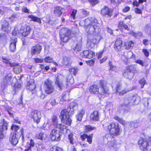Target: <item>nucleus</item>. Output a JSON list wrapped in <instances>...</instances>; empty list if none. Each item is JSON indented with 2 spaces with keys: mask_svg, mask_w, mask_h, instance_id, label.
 Wrapping results in <instances>:
<instances>
[{
  "mask_svg": "<svg viewBox=\"0 0 151 151\" xmlns=\"http://www.w3.org/2000/svg\"><path fill=\"white\" fill-rule=\"evenodd\" d=\"M62 134V133L60 130L55 129L51 131L50 136L52 140L58 141L60 139V137Z\"/></svg>",
  "mask_w": 151,
  "mask_h": 151,
  "instance_id": "10",
  "label": "nucleus"
},
{
  "mask_svg": "<svg viewBox=\"0 0 151 151\" xmlns=\"http://www.w3.org/2000/svg\"><path fill=\"white\" fill-rule=\"evenodd\" d=\"M127 125L128 126V127L130 129L132 128H137L140 125V124L138 121H135L134 122H131L130 123H128L127 124Z\"/></svg>",
  "mask_w": 151,
  "mask_h": 151,
  "instance_id": "30",
  "label": "nucleus"
},
{
  "mask_svg": "<svg viewBox=\"0 0 151 151\" xmlns=\"http://www.w3.org/2000/svg\"><path fill=\"white\" fill-rule=\"evenodd\" d=\"M8 123L4 119H3L0 123V131L4 132L7 129Z\"/></svg>",
  "mask_w": 151,
  "mask_h": 151,
  "instance_id": "23",
  "label": "nucleus"
},
{
  "mask_svg": "<svg viewBox=\"0 0 151 151\" xmlns=\"http://www.w3.org/2000/svg\"><path fill=\"white\" fill-rule=\"evenodd\" d=\"M19 136H18L16 133L12 134L10 137L9 141L11 144L16 145L18 142Z\"/></svg>",
  "mask_w": 151,
  "mask_h": 151,
  "instance_id": "19",
  "label": "nucleus"
},
{
  "mask_svg": "<svg viewBox=\"0 0 151 151\" xmlns=\"http://www.w3.org/2000/svg\"><path fill=\"white\" fill-rule=\"evenodd\" d=\"M112 124H111L109 125L108 126V129L109 130L110 134L111 136L108 137L107 139L108 141V145L110 146H113V128L112 127Z\"/></svg>",
  "mask_w": 151,
  "mask_h": 151,
  "instance_id": "13",
  "label": "nucleus"
},
{
  "mask_svg": "<svg viewBox=\"0 0 151 151\" xmlns=\"http://www.w3.org/2000/svg\"><path fill=\"white\" fill-rule=\"evenodd\" d=\"M92 20L93 18H91L90 19L87 18L85 20V30L88 34L98 35L100 31V29L99 26L92 22L91 21ZM99 40L100 36L97 35L94 36L92 39H89L88 44L90 48H93Z\"/></svg>",
  "mask_w": 151,
  "mask_h": 151,
  "instance_id": "1",
  "label": "nucleus"
},
{
  "mask_svg": "<svg viewBox=\"0 0 151 151\" xmlns=\"http://www.w3.org/2000/svg\"><path fill=\"white\" fill-rule=\"evenodd\" d=\"M101 13L103 16L106 18L111 17L113 14L112 10L106 6H104L102 9Z\"/></svg>",
  "mask_w": 151,
  "mask_h": 151,
  "instance_id": "12",
  "label": "nucleus"
},
{
  "mask_svg": "<svg viewBox=\"0 0 151 151\" xmlns=\"http://www.w3.org/2000/svg\"><path fill=\"white\" fill-rule=\"evenodd\" d=\"M139 83L141 85V88H142L145 84L146 83L145 79L143 78L140 80L139 81Z\"/></svg>",
  "mask_w": 151,
  "mask_h": 151,
  "instance_id": "52",
  "label": "nucleus"
},
{
  "mask_svg": "<svg viewBox=\"0 0 151 151\" xmlns=\"http://www.w3.org/2000/svg\"><path fill=\"white\" fill-rule=\"evenodd\" d=\"M50 124L49 123H44L43 126V128L45 129L49 130L50 129Z\"/></svg>",
  "mask_w": 151,
  "mask_h": 151,
  "instance_id": "54",
  "label": "nucleus"
},
{
  "mask_svg": "<svg viewBox=\"0 0 151 151\" xmlns=\"http://www.w3.org/2000/svg\"><path fill=\"white\" fill-rule=\"evenodd\" d=\"M114 119L118 121L119 123L122 124L125 123V121L123 120L122 118L117 116H115L114 117Z\"/></svg>",
  "mask_w": 151,
  "mask_h": 151,
  "instance_id": "44",
  "label": "nucleus"
},
{
  "mask_svg": "<svg viewBox=\"0 0 151 151\" xmlns=\"http://www.w3.org/2000/svg\"><path fill=\"white\" fill-rule=\"evenodd\" d=\"M69 79V81L67 79L65 78L61 74H59L56 77L55 84L56 86L61 89L67 87L70 84H72L74 83L73 78L70 76Z\"/></svg>",
  "mask_w": 151,
  "mask_h": 151,
  "instance_id": "2",
  "label": "nucleus"
},
{
  "mask_svg": "<svg viewBox=\"0 0 151 151\" xmlns=\"http://www.w3.org/2000/svg\"><path fill=\"white\" fill-rule=\"evenodd\" d=\"M34 61L36 63H42L43 61V59L42 58L40 59L39 58H35L34 59Z\"/></svg>",
  "mask_w": 151,
  "mask_h": 151,
  "instance_id": "57",
  "label": "nucleus"
},
{
  "mask_svg": "<svg viewBox=\"0 0 151 151\" xmlns=\"http://www.w3.org/2000/svg\"><path fill=\"white\" fill-rule=\"evenodd\" d=\"M12 66L13 67V70L14 73L18 74L22 71V68L21 66L18 64L14 63Z\"/></svg>",
  "mask_w": 151,
  "mask_h": 151,
  "instance_id": "27",
  "label": "nucleus"
},
{
  "mask_svg": "<svg viewBox=\"0 0 151 151\" xmlns=\"http://www.w3.org/2000/svg\"><path fill=\"white\" fill-rule=\"evenodd\" d=\"M46 134L43 132H40L38 135L36 136L37 138L40 139L42 140L46 137Z\"/></svg>",
  "mask_w": 151,
  "mask_h": 151,
  "instance_id": "42",
  "label": "nucleus"
},
{
  "mask_svg": "<svg viewBox=\"0 0 151 151\" xmlns=\"http://www.w3.org/2000/svg\"><path fill=\"white\" fill-rule=\"evenodd\" d=\"M44 61L46 63H50L52 62L53 59L50 56L46 57L44 59Z\"/></svg>",
  "mask_w": 151,
  "mask_h": 151,
  "instance_id": "48",
  "label": "nucleus"
},
{
  "mask_svg": "<svg viewBox=\"0 0 151 151\" xmlns=\"http://www.w3.org/2000/svg\"><path fill=\"white\" fill-rule=\"evenodd\" d=\"M73 136V134L72 133H70L68 136V138L70 141V142L72 145H73L75 143Z\"/></svg>",
  "mask_w": 151,
  "mask_h": 151,
  "instance_id": "40",
  "label": "nucleus"
},
{
  "mask_svg": "<svg viewBox=\"0 0 151 151\" xmlns=\"http://www.w3.org/2000/svg\"><path fill=\"white\" fill-rule=\"evenodd\" d=\"M19 129V126L16 125H13L11 127V129L12 130H14L15 131H17Z\"/></svg>",
  "mask_w": 151,
  "mask_h": 151,
  "instance_id": "51",
  "label": "nucleus"
},
{
  "mask_svg": "<svg viewBox=\"0 0 151 151\" xmlns=\"http://www.w3.org/2000/svg\"><path fill=\"white\" fill-rule=\"evenodd\" d=\"M1 29L7 33L11 30V27L9 26V22L6 20L3 21L1 24Z\"/></svg>",
  "mask_w": 151,
  "mask_h": 151,
  "instance_id": "18",
  "label": "nucleus"
},
{
  "mask_svg": "<svg viewBox=\"0 0 151 151\" xmlns=\"http://www.w3.org/2000/svg\"><path fill=\"white\" fill-rule=\"evenodd\" d=\"M70 63V60L69 58L66 57H65L63 58V64L65 65H69Z\"/></svg>",
  "mask_w": 151,
  "mask_h": 151,
  "instance_id": "47",
  "label": "nucleus"
},
{
  "mask_svg": "<svg viewBox=\"0 0 151 151\" xmlns=\"http://www.w3.org/2000/svg\"><path fill=\"white\" fill-rule=\"evenodd\" d=\"M99 114L98 111H95L90 116L91 119L94 121L99 120Z\"/></svg>",
  "mask_w": 151,
  "mask_h": 151,
  "instance_id": "24",
  "label": "nucleus"
},
{
  "mask_svg": "<svg viewBox=\"0 0 151 151\" xmlns=\"http://www.w3.org/2000/svg\"><path fill=\"white\" fill-rule=\"evenodd\" d=\"M135 62L136 63L139 64L142 66L144 65V62L143 61L140 60H136Z\"/></svg>",
  "mask_w": 151,
  "mask_h": 151,
  "instance_id": "59",
  "label": "nucleus"
},
{
  "mask_svg": "<svg viewBox=\"0 0 151 151\" xmlns=\"http://www.w3.org/2000/svg\"><path fill=\"white\" fill-rule=\"evenodd\" d=\"M131 90H128L127 89H124V90H122V91H121L119 93V95L120 96H122L124 94H125L126 93L130 91H131Z\"/></svg>",
  "mask_w": 151,
  "mask_h": 151,
  "instance_id": "53",
  "label": "nucleus"
},
{
  "mask_svg": "<svg viewBox=\"0 0 151 151\" xmlns=\"http://www.w3.org/2000/svg\"><path fill=\"white\" fill-rule=\"evenodd\" d=\"M6 34L4 33H2L0 35V39L1 40L6 39Z\"/></svg>",
  "mask_w": 151,
  "mask_h": 151,
  "instance_id": "63",
  "label": "nucleus"
},
{
  "mask_svg": "<svg viewBox=\"0 0 151 151\" xmlns=\"http://www.w3.org/2000/svg\"><path fill=\"white\" fill-rule=\"evenodd\" d=\"M96 127H92L90 125H86L85 126L84 129L86 131H91L93 129H96Z\"/></svg>",
  "mask_w": 151,
  "mask_h": 151,
  "instance_id": "45",
  "label": "nucleus"
},
{
  "mask_svg": "<svg viewBox=\"0 0 151 151\" xmlns=\"http://www.w3.org/2000/svg\"><path fill=\"white\" fill-rule=\"evenodd\" d=\"M118 27L120 29H121V28H124L128 30H129L128 26L126 24L123 23L122 22H120L119 23Z\"/></svg>",
  "mask_w": 151,
  "mask_h": 151,
  "instance_id": "37",
  "label": "nucleus"
},
{
  "mask_svg": "<svg viewBox=\"0 0 151 151\" xmlns=\"http://www.w3.org/2000/svg\"><path fill=\"white\" fill-rule=\"evenodd\" d=\"M69 71L72 74L76 75L78 71V69L77 68L74 67L69 69Z\"/></svg>",
  "mask_w": 151,
  "mask_h": 151,
  "instance_id": "43",
  "label": "nucleus"
},
{
  "mask_svg": "<svg viewBox=\"0 0 151 151\" xmlns=\"http://www.w3.org/2000/svg\"><path fill=\"white\" fill-rule=\"evenodd\" d=\"M100 88H98L97 85H94L91 86L89 88V91L92 93H95L96 92H99L102 95H105L108 93V89L106 86V83L105 81L101 80L100 81Z\"/></svg>",
  "mask_w": 151,
  "mask_h": 151,
  "instance_id": "3",
  "label": "nucleus"
},
{
  "mask_svg": "<svg viewBox=\"0 0 151 151\" xmlns=\"http://www.w3.org/2000/svg\"><path fill=\"white\" fill-rule=\"evenodd\" d=\"M77 12V10H73L70 15V17L72 18L73 19H75Z\"/></svg>",
  "mask_w": 151,
  "mask_h": 151,
  "instance_id": "55",
  "label": "nucleus"
},
{
  "mask_svg": "<svg viewBox=\"0 0 151 151\" xmlns=\"http://www.w3.org/2000/svg\"><path fill=\"white\" fill-rule=\"evenodd\" d=\"M133 99L134 102V103L132 104L133 105L136 104L139 102V96H137L136 99H134V97Z\"/></svg>",
  "mask_w": 151,
  "mask_h": 151,
  "instance_id": "58",
  "label": "nucleus"
},
{
  "mask_svg": "<svg viewBox=\"0 0 151 151\" xmlns=\"http://www.w3.org/2000/svg\"><path fill=\"white\" fill-rule=\"evenodd\" d=\"M19 14L18 13L13 14L10 17L9 19L11 20V22H13L15 21V19L19 17Z\"/></svg>",
  "mask_w": 151,
  "mask_h": 151,
  "instance_id": "36",
  "label": "nucleus"
},
{
  "mask_svg": "<svg viewBox=\"0 0 151 151\" xmlns=\"http://www.w3.org/2000/svg\"><path fill=\"white\" fill-rule=\"evenodd\" d=\"M95 60V59H93L88 61H86V63L88 65L92 66L94 65Z\"/></svg>",
  "mask_w": 151,
  "mask_h": 151,
  "instance_id": "46",
  "label": "nucleus"
},
{
  "mask_svg": "<svg viewBox=\"0 0 151 151\" xmlns=\"http://www.w3.org/2000/svg\"><path fill=\"white\" fill-rule=\"evenodd\" d=\"M1 59L2 60V61L5 63L7 66L12 67L13 65V63H11V59L3 56L1 57Z\"/></svg>",
  "mask_w": 151,
  "mask_h": 151,
  "instance_id": "29",
  "label": "nucleus"
},
{
  "mask_svg": "<svg viewBox=\"0 0 151 151\" xmlns=\"http://www.w3.org/2000/svg\"><path fill=\"white\" fill-rule=\"evenodd\" d=\"M150 139L149 140L147 139H142L141 138L138 141V145L141 149L142 150H146L150 143Z\"/></svg>",
  "mask_w": 151,
  "mask_h": 151,
  "instance_id": "11",
  "label": "nucleus"
},
{
  "mask_svg": "<svg viewBox=\"0 0 151 151\" xmlns=\"http://www.w3.org/2000/svg\"><path fill=\"white\" fill-rule=\"evenodd\" d=\"M62 9L60 7H57L54 11V13L56 15L60 16L62 13Z\"/></svg>",
  "mask_w": 151,
  "mask_h": 151,
  "instance_id": "33",
  "label": "nucleus"
},
{
  "mask_svg": "<svg viewBox=\"0 0 151 151\" xmlns=\"http://www.w3.org/2000/svg\"><path fill=\"white\" fill-rule=\"evenodd\" d=\"M144 104L145 106L147 107L149 104H151V99L147 98H144L143 99Z\"/></svg>",
  "mask_w": 151,
  "mask_h": 151,
  "instance_id": "39",
  "label": "nucleus"
},
{
  "mask_svg": "<svg viewBox=\"0 0 151 151\" xmlns=\"http://www.w3.org/2000/svg\"><path fill=\"white\" fill-rule=\"evenodd\" d=\"M125 58V59L123 60L125 61H127L129 59H131L133 60V61H135L136 60L135 55L134 54L133 52L131 51L129 52L128 53V56L126 57L125 56L123 55L122 57V59L123 60V58Z\"/></svg>",
  "mask_w": 151,
  "mask_h": 151,
  "instance_id": "21",
  "label": "nucleus"
},
{
  "mask_svg": "<svg viewBox=\"0 0 151 151\" xmlns=\"http://www.w3.org/2000/svg\"><path fill=\"white\" fill-rule=\"evenodd\" d=\"M144 55L146 57H148L149 55V52L148 50L146 49H143L142 50Z\"/></svg>",
  "mask_w": 151,
  "mask_h": 151,
  "instance_id": "56",
  "label": "nucleus"
},
{
  "mask_svg": "<svg viewBox=\"0 0 151 151\" xmlns=\"http://www.w3.org/2000/svg\"><path fill=\"white\" fill-rule=\"evenodd\" d=\"M78 107L77 103L72 102L70 104L69 107L68 108L66 111L69 115L72 114L74 113V111L77 109Z\"/></svg>",
  "mask_w": 151,
  "mask_h": 151,
  "instance_id": "15",
  "label": "nucleus"
},
{
  "mask_svg": "<svg viewBox=\"0 0 151 151\" xmlns=\"http://www.w3.org/2000/svg\"><path fill=\"white\" fill-rule=\"evenodd\" d=\"M44 89L47 94H50L53 92L54 87L52 85L51 81L47 80L45 81Z\"/></svg>",
  "mask_w": 151,
  "mask_h": 151,
  "instance_id": "8",
  "label": "nucleus"
},
{
  "mask_svg": "<svg viewBox=\"0 0 151 151\" xmlns=\"http://www.w3.org/2000/svg\"><path fill=\"white\" fill-rule=\"evenodd\" d=\"M12 78V74L11 73H9L6 75L1 83V87L2 91H4L8 85L13 83V81H11Z\"/></svg>",
  "mask_w": 151,
  "mask_h": 151,
  "instance_id": "6",
  "label": "nucleus"
},
{
  "mask_svg": "<svg viewBox=\"0 0 151 151\" xmlns=\"http://www.w3.org/2000/svg\"><path fill=\"white\" fill-rule=\"evenodd\" d=\"M129 34L136 38L140 37L142 35V33L140 32H138L136 33L134 32L133 31H131Z\"/></svg>",
  "mask_w": 151,
  "mask_h": 151,
  "instance_id": "35",
  "label": "nucleus"
},
{
  "mask_svg": "<svg viewBox=\"0 0 151 151\" xmlns=\"http://www.w3.org/2000/svg\"><path fill=\"white\" fill-rule=\"evenodd\" d=\"M35 85L34 82L32 83L29 82L27 83L26 86L27 89L28 91L31 92L32 93H33L35 92Z\"/></svg>",
  "mask_w": 151,
  "mask_h": 151,
  "instance_id": "25",
  "label": "nucleus"
},
{
  "mask_svg": "<svg viewBox=\"0 0 151 151\" xmlns=\"http://www.w3.org/2000/svg\"><path fill=\"white\" fill-rule=\"evenodd\" d=\"M58 118L56 116H54L52 119V122L54 126L57 128L60 129V130L66 131L67 132H70L69 129H66V127L61 124H58Z\"/></svg>",
  "mask_w": 151,
  "mask_h": 151,
  "instance_id": "7",
  "label": "nucleus"
},
{
  "mask_svg": "<svg viewBox=\"0 0 151 151\" xmlns=\"http://www.w3.org/2000/svg\"><path fill=\"white\" fill-rule=\"evenodd\" d=\"M68 150L70 151H77L74 145L69 146L68 148Z\"/></svg>",
  "mask_w": 151,
  "mask_h": 151,
  "instance_id": "62",
  "label": "nucleus"
},
{
  "mask_svg": "<svg viewBox=\"0 0 151 151\" xmlns=\"http://www.w3.org/2000/svg\"><path fill=\"white\" fill-rule=\"evenodd\" d=\"M122 132V130L120 129L118 125L116 127L115 126V132L114 133V135H119Z\"/></svg>",
  "mask_w": 151,
  "mask_h": 151,
  "instance_id": "41",
  "label": "nucleus"
},
{
  "mask_svg": "<svg viewBox=\"0 0 151 151\" xmlns=\"http://www.w3.org/2000/svg\"><path fill=\"white\" fill-rule=\"evenodd\" d=\"M125 73V70L124 72L123 73V76L126 78H128L129 79H131L134 76V73H133V72H130L129 71H128L127 73V76H126L124 74Z\"/></svg>",
  "mask_w": 151,
  "mask_h": 151,
  "instance_id": "38",
  "label": "nucleus"
},
{
  "mask_svg": "<svg viewBox=\"0 0 151 151\" xmlns=\"http://www.w3.org/2000/svg\"><path fill=\"white\" fill-rule=\"evenodd\" d=\"M134 42L131 41L128 42H125L124 43V49L129 50L134 47Z\"/></svg>",
  "mask_w": 151,
  "mask_h": 151,
  "instance_id": "28",
  "label": "nucleus"
},
{
  "mask_svg": "<svg viewBox=\"0 0 151 151\" xmlns=\"http://www.w3.org/2000/svg\"><path fill=\"white\" fill-rule=\"evenodd\" d=\"M31 29L29 26L22 27L20 29L21 34L24 37L27 36L30 33Z\"/></svg>",
  "mask_w": 151,
  "mask_h": 151,
  "instance_id": "17",
  "label": "nucleus"
},
{
  "mask_svg": "<svg viewBox=\"0 0 151 151\" xmlns=\"http://www.w3.org/2000/svg\"><path fill=\"white\" fill-rule=\"evenodd\" d=\"M69 116L66 109H65L61 111L60 117L62 123L67 125L70 126L71 122V120Z\"/></svg>",
  "mask_w": 151,
  "mask_h": 151,
  "instance_id": "5",
  "label": "nucleus"
},
{
  "mask_svg": "<svg viewBox=\"0 0 151 151\" xmlns=\"http://www.w3.org/2000/svg\"><path fill=\"white\" fill-rule=\"evenodd\" d=\"M87 141L89 144H91L92 142V137L91 135H88L87 137Z\"/></svg>",
  "mask_w": 151,
  "mask_h": 151,
  "instance_id": "61",
  "label": "nucleus"
},
{
  "mask_svg": "<svg viewBox=\"0 0 151 151\" xmlns=\"http://www.w3.org/2000/svg\"><path fill=\"white\" fill-rule=\"evenodd\" d=\"M122 41L120 38L117 39L115 42V49L116 50L120 51L122 46Z\"/></svg>",
  "mask_w": 151,
  "mask_h": 151,
  "instance_id": "22",
  "label": "nucleus"
},
{
  "mask_svg": "<svg viewBox=\"0 0 151 151\" xmlns=\"http://www.w3.org/2000/svg\"><path fill=\"white\" fill-rule=\"evenodd\" d=\"M30 116L33 119L35 122L38 124L40 122L42 117L41 113L40 111H33L31 112Z\"/></svg>",
  "mask_w": 151,
  "mask_h": 151,
  "instance_id": "9",
  "label": "nucleus"
},
{
  "mask_svg": "<svg viewBox=\"0 0 151 151\" xmlns=\"http://www.w3.org/2000/svg\"><path fill=\"white\" fill-rule=\"evenodd\" d=\"M132 72L134 73H136L137 72V71L136 70V66L135 65H131L130 66L127 67L125 70V73L124 74L126 76H127V73L128 72Z\"/></svg>",
  "mask_w": 151,
  "mask_h": 151,
  "instance_id": "26",
  "label": "nucleus"
},
{
  "mask_svg": "<svg viewBox=\"0 0 151 151\" xmlns=\"http://www.w3.org/2000/svg\"><path fill=\"white\" fill-rule=\"evenodd\" d=\"M88 137V135L86 134H83L81 136V137L83 141H85L86 139H87V137Z\"/></svg>",
  "mask_w": 151,
  "mask_h": 151,
  "instance_id": "64",
  "label": "nucleus"
},
{
  "mask_svg": "<svg viewBox=\"0 0 151 151\" xmlns=\"http://www.w3.org/2000/svg\"><path fill=\"white\" fill-rule=\"evenodd\" d=\"M12 34L14 36L18 35H21L20 29H19V27H15L14 29L12 31Z\"/></svg>",
  "mask_w": 151,
  "mask_h": 151,
  "instance_id": "34",
  "label": "nucleus"
},
{
  "mask_svg": "<svg viewBox=\"0 0 151 151\" xmlns=\"http://www.w3.org/2000/svg\"><path fill=\"white\" fill-rule=\"evenodd\" d=\"M80 55L84 58H91L95 56V53L90 50H86L81 52Z\"/></svg>",
  "mask_w": 151,
  "mask_h": 151,
  "instance_id": "14",
  "label": "nucleus"
},
{
  "mask_svg": "<svg viewBox=\"0 0 151 151\" xmlns=\"http://www.w3.org/2000/svg\"><path fill=\"white\" fill-rule=\"evenodd\" d=\"M28 17L29 19H30V21L36 22L40 23H41L40 19L37 17L34 16L33 15H29Z\"/></svg>",
  "mask_w": 151,
  "mask_h": 151,
  "instance_id": "32",
  "label": "nucleus"
},
{
  "mask_svg": "<svg viewBox=\"0 0 151 151\" xmlns=\"http://www.w3.org/2000/svg\"><path fill=\"white\" fill-rule=\"evenodd\" d=\"M85 114V111L83 109L80 110L77 115L76 116V117L77 120L78 121H81L83 116Z\"/></svg>",
  "mask_w": 151,
  "mask_h": 151,
  "instance_id": "31",
  "label": "nucleus"
},
{
  "mask_svg": "<svg viewBox=\"0 0 151 151\" xmlns=\"http://www.w3.org/2000/svg\"><path fill=\"white\" fill-rule=\"evenodd\" d=\"M42 48L41 45L37 44L33 46L31 49V54L32 55L39 54Z\"/></svg>",
  "mask_w": 151,
  "mask_h": 151,
  "instance_id": "16",
  "label": "nucleus"
},
{
  "mask_svg": "<svg viewBox=\"0 0 151 151\" xmlns=\"http://www.w3.org/2000/svg\"><path fill=\"white\" fill-rule=\"evenodd\" d=\"M69 99L68 94H65L64 96H63L60 99V103L62 104V101H66L68 100Z\"/></svg>",
  "mask_w": 151,
  "mask_h": 151,
  "instance_id": "49",
  "label": "nucleus"
},
{
  "mask_svg": "<svg viewBox=\"0 0 151 151\" xmlns=\"http://www.w3.org/2000/svg\"><path fill=\"white\" fill-rule=\"evenodd\" d=\"M61 150V149L60 148V147L54 146L52 147H51L50 148V151H57V150Z\"/></svg>",
  "mask_w": 151,
  "mask_h": 151,
  "instance_id": "50",
  "label": "nucleus"
},
{
  "mask_svg": "<svg viewBox=\"0 0 151 151\" xmlns=\"http://www.w3.org/2000/svg\"><path fill=\"white\" fill-rule=\"evenodd\" d=\"M39 151H46V149L45 147L43 146L42 145H40L39 146Z\"/></svg>",
  "mask_w": 151,
  "mask_h": 151,
  "instance_id": "60",
  "label": "nucleus"
},
{
  "mask_svg": "<svg viewBox=\"0 0 151 151\" xmlns=\"http://www.w3.org/2000/svg\"><path fill=\"white\" fill-rule=\"evenodd\" d=\"M60 34L61 41L64 42H67L71 37V31L67 28L61 29Z\"/></svg>",
  "mask_w": 151,
  "mask_h": 151,
  "instance_id": "4",
  "label": "nucleus"
},
{
  "mask_svg": "<svg viewBox=\"0 0 151 151\" xmlns=\"http://www.w3.org/2000/svg\"><path fill=\"white\" fill-rule=\"evenodd\" d=\"M17 41L16 38L12 39L9 47L10 50L11 52H14L16 50V43Z\"/></svg>",
  "mask_w": 151,
  "mask_h": 151,
  "instance_id": "20",
  "label": "nucleus"
}]
</instances>
